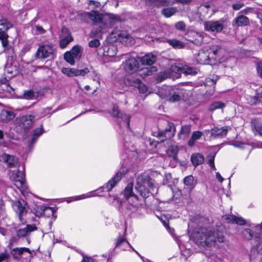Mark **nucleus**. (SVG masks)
Listing matches in <instances>:
<instances>
[{"label":"nucleus","instance_id":"obj_19","mask_svg":"<svg viewBox=\"0 0 262 262\" xmlns=\"http://www.w3.org/2000/svg\"><path fill=\"white\" fill-rule=\"evenodd\" d=\"M186 39L190 42H193L196 45H200L203 42V35L194 31H191L186 35Z\"/></svg>","mask_w":262,"mask_h":262},{"label":"nucleus","instance_id":"obj_41","mask_svg":"<svg viewBox=\"0 0 262 262\" xmlns=\"http://www.w3.org/2000/svg\"><path fill=\"white\" fill-rule=\"evenodd\" d=\"M40 212H39V215H46V214L50 216L54 214L53 208L50 207H45L41 206L40 207Z\"/></svg>","mask_w":262,"mask_h":262},{"label":"nucleus","instance_id":"obj_38","mask_svg":"<svg viewBox=\"0 0 262 262\" xmlns=\"http://www.w3.org/2000/svg\"><path fill=\"white\" fill-rule=\"evenodd\" d=\"M30 253V250L28 248H15L12 250V254L15 258L22 255L24 252Z\"/></svg>","mask_w":262,"mask_h":262},{"label":"nucleus","instance_id":"obj_9","mask_svg":"<svg viewBox=\"0 0 262 262\" xmlns=\"http://www.w3.org/2000/svg\"><path fill=\"white\" fill-rule=\"evenodd\" d=\"M225 21L223 19L218 20H210L204 23L206 31L211 32H221L225 28Z\"/></svg>","mask_w":262,"mask_h":262},{"label":"nucleus","instance_id":"obj_6","mask_svg":"<svg viewBox=\"0 0 262 262\" xmlns=\"http://www.w3.org/2000/svg\"><path fill=\"white\" fill-rule=\"evenodd\" d=\"M166 127L164 130H159L154 133V136L161 139L163 142L166 139H169L173 137L176 132V128L174 124L169 122H166Z\"/></svg>","mask_w":262,"mask_h":262},{"label":"nucleus","instance_id":"obj_51","mask_svg":"<svg viewBox=\"0 0 262 262\" xmlns=\"http://www.w3.org/2000/svg\"><path fill=\"white\" fill-rule=\"evenodd\" d=\"M89 46L91 48H97L100 46V41L97 39H93L89 42Z\"/></svg>","mask_w":262,"mask_h":262},{"label":"nucleus","instance_id":"obj_2","mask_svg":"<svg viewBox=\"0 0 262 262\" xmlns=\"http://www.w3.org/2000/svg\"><path fill=\"white\" fill-rule=\"evenodd\" d=\"M84 16L91 19L98 27L97 32L104 33L107 29L121 21L120 16L114 14L102 15L97 11H93L84 13Z\"/></svg>","mask_w":262,"mask_h":262},{"label":"nucleus","instance_id":"obj_63","mask_svg":"<svg viewBox=\"0 0 262 262\" xmlns=\"http://www.w3.org/2000/svg\"><path fill=\"white\" fill-rule=\"evenodd\" d=\"M257 72L260 77L262 78V63L259 64L257 66Z\"/></svg>","mask_w":262,"mask_h":262},{"label":"nucleus","instance_id":"obj_16","mask_svg":"<svg viewBox=\"0 0 262 262\" xmlns=\"http://www.w3.org/2000/svg\"><path fill=\"white\" fill-rule=\"evenodd\" d=\"M0 161L5 163L9 167H16L18 164L17 157L4 153L0 156Z\"/></svg>","mask_w":262,"mask_h":262},{"label":"nucleus","instance_id":"obj_26","mask_svg":"<svg viewBox=\"0 0 262 262\" xmlns=\"http://www.w3.org/2000/svg\"><path fill=\"white\" fill-rule=\"evenodd\" d=\"M145 3L148 6H155L158 7H166L171 5L169 0H146Z\"/></svg>","mask_w":262,"mask_h":262},{"label":"nucleus","instance_id":"obj_27","mask_svg":"<svg viewBox=\"0 0 262 262\" xmlns=\"http://www.w3.org/2000/svg\"><path fill=\"white\" fill-rule=\"evenodd\" d=\"M44 132L42 125H41L40 127L36 128L33 130L32 137L29 142V146H31L33 145L37 140L38 137L41 136Z\"/></svg>","mask_w":262,"mask_h":262},{"label":"nucleus","instance_id":"obj_34","mask_svg":"<svg viewBox=\"0 0 262 262\" xmlns=\"http://www.w3.org/2000/svg\"><path fill=\"white\" fill-rule=\"evenodd\" d=\"M203 136V133L200 131L194 132L191 136V138L188 142V144L189 146L192 147L194 145L195 142L196 140H199Z\"/></svg>","mask_w":262,"mask_h":262},{"label":"nucleus","instance_id":"obj_28","mask_svg":"<svg viewBox=\"0 0 262 262\" xmlns=\"http://www.w3.org/2000/svg\"><path fill=\"white\" fill-rule=\"evenodd\" d=\"M190 160L193 165L196 167L204 162V157L200 153H194L191 155Z\"/></svg>","mask_w":262,"mask_h":262},{"label":"nucleus","instance_id":"obj_32","mask_svg":"<svg viewBox=\"0 0 262 262\" xmlns=\"http://www.w3.org/2000/svg\"><path fill=\"white\" fill-rule=\"evenodd\" d=\"M1 119L4 122H8L12 120L15 117L13 112L8 111H3L1 113Z\"/></svg>","mask_w":262,"mask_h":262},{"label":"nucleus","instance_id":"obj_49","mask_svg":"<svg viewBox=\"0 0 262 262\" xmlns=\"http://www.w3.org/2000/svg\"><path fill=\"white\" fill-rule=\"evenodd\" d=\"M124 243H126L129 246L130 244L125 241V238L123 236H120L118 238L116 243V247H119L121 245Z\"/></svg>","mask_w":262,"mask_h":262},{"label":"nucleus","instance_id":"obj_12","mask_svg":"<svg viewBox=\"0 0 262 262\" xmlns=\"http://www.w3.org/2000/svg\"><path fill=\"white\" fill-rule=\"evenodd\" d=\"M73 40V38L70 30L66 27L61 28L60 35L59 47L61 49H64Z\"/></svg>","mask_w":262,"mask_h":262},{"label":"nucleus","instance_id":"obj_58","mask_svg":"<svg viewBox=\"0 0 262 262\" xmlns=\"http://www.w3.org/2000/svg\"><path fill=\"white\" fill-rule=\"evenodd\" d=\"M82 256L83 259L81 262H94L93 259L91 257L84 256L83 254H82Z\"/></svg>","mask_w":262,"mask_h":262},{"label":"nucleus","instance_id":"obj_40","mask_svg":"<svg viewBox=\"0 0 262 262\" xmlns=\"http://www.w3.org/2000/svg\"><path fill=\"white\" fill-rule=\"evenodd\" d=\"M13 27L12 24L7 19L0 20V31H6Z\"/></svg>","mask_w":262,"mask_h":262},{"label":"nucleus","instance_id":"obj_3","mask_svg":"<svg viewBox=\"0 0 262 262\" xmlns=\"http://www.w3.org/2000/svg\"><path fill=\"white\" fill-rule=\"evenodd\" d=\"M211 58V64L221 63L225 60L226 53L224 48L220 45H212L207 48Z\"/></svg>","mask_w":262,"mask_h":262},{"label":"nucleus","instance_id":"obj_56","mask_svg":"<svg viewBox=\"0 0 262 262\" xmlns=\"http://www.w3.org/2000/svg\"><path fill=\"white\" fill-rule=\"evenodd\" d=\"M191 2V0H175L174 1L171 2V5H173L175 3H181L182 4H187Z\"/></svg>","mask_w":262,"mask_h":262},{"label":"nucleus","instance_id":"obj_11","mask_svg":"<svg viewBox=\"0 0 262 262\" xmlns=\"http://www.w3.org/2000/svg\"><path fill=\"white\" fill-rule=\"evenodd\" d=\"M8 35L5 31H0V40L4 48L3 52L8 54V60H12L14 54V49L11 46H9L8 40Z\"/></svg>","mask_w":262,"mask_h":262},{"label":"nucleus","instance_id":"obj_5","mask_svg":"<svg viewBox=\"0 0 262 262\" xmlns=\"http://www.w3.org/2000/svg\"><path fill=\"white\" fill-rule=\"evenodd\" d=\"M25 177L24 172L19 170L16 171H13L10 176V178L14 183V185L22 193L26 192L28 189Z\"/></svg>","mask_w":262,"mask_h":262},{"label":"nucleus","instance_id":"obj_64","mask_svg":"<svg viewBox=\"0 0 262 262\" xmlns=\"http://www.w3.org/2000/svg\"><path fill=\"white\" fill-rule=\"evenodd\" d=\"M0 233L3 235H5L7 233V230L4 228L0 227Z\"/></svg>","mask_w":262,"mask_h":262},{"label":"nucleus","instance_id":"obj_22","mask_svg":"<svg viewBox=\"0 0 262 262\" xmlns=\"http://www.w3.org/2000/svg\"><path fill=\"white\" fill-rule=\"evenodd\" d=\"M123 172L118 171L113 178H112L103 188L106 189L107 191L111 190L116 185V184L121 180Z\"/></svg>","mask_w":262,"mask_h":262},{"label":"nucleus","instance_id":"obj_31","mask_svg":"<svg viewBox=\"0 0 262 262\" xmlns=\"http://www.w3.org/2000/svg\"><path fill=\"white\" fill-rule=\"evenodd\" d=\"M156 60V56L151 54H148L142 57L141 61L143 64L151 65Z\"/></svg>","mask_w":262,"mask_h":262},{"label":"nucleus","instance_id":"obj_36","mask_svg":"<svg viewBox=\"0 0 262 262\" xmlns=\"http://www.w3.org/2000/svg\"><path fill=\"white\" fill-rule=\"evenodd\" d=\"M190 131L191 128L190 126L185 125L182 126L181 130L178 134L179 138L184 140L187 137Z\"/></svg>","mask_w":262,"mask_h":262},{"label":"nucleus","instance_id":"obj_44","mask_svg":"<svg viewBox=\"0 0 262 262\" xmlns=\"http://www.w3.org/2000/svg\"><path fill=\"white\" fill-rule=\"evenodd\" d=\"M64 59L71 65H74L75 64V60H76V58L74 57L71 53L69 52L68 51L64 53Z\"/></svg>","mask_w":262,"mask_h":262},{"label":"nucleus","instance_id":"obj_8","mask_svg":"<svg viewBox=\"0 0 262 262\" xmlns=\"http://www.w3.org/2000/svg\"><path fill=\"white\" fill-rule=\"evenodd\" d=\"M146 185L149 187L151 186L147 178L143 179L142 177H139L137 178L135 189L144 198H147L149 196V192L145 188Z\"/></svg>","mask_w":262,"mask_h":262},{"label":"nucleus","instance_id":"obj_45","mask_svg":"<svg viewBox=\"0 0 262 262\" xmlns=\"http://www.w3.org/2000/svg\"><path fill=\"white\" fill-rule=\"evenodd\" d=\"M62 72L69 77L76 76V69L63 68Z\"/></svg>","mask_w":262,"mask_h":262},{"label":"nucleus","instance_id":"obj_17","mask_svg":"<svg viewBox=\"0 0 262 262\" xmlns=\"http://www.w3.org/2000/svg\"><path fill=\"white\" fill-rule=\"evenodd\" d=\"M35 116L33 115L23 116L19 120V125L24 129L31 128L35 122Z\"/></svg>","mask_w":262,"mask_h":262},{"label":"nucleus","instance_id":"obj_33","mask_svg":"<svg viewBox=\"0 0 262 262\" xmlns=\"http://www.w3.org/2000/svg\"><path fill=\"white\" fill-rule=\"evenodd\" d=\"M185 185L189 187L190 190H192L195 187L196 181L194 180L193 177L191 175L186 177L183 180Z\"/></svg>","mask_w":262,"mask_h":262},{"label":"nucleus","instance_id":"obj_47","mask_svg":"<svg viewBox=\"0 0 262 262\" xmlns=\"http://www.w3.org/2000/svg\"><path fill=\"white\" fill-rule=\"evenodd\" d=\"M90 72V70L88 68H85L82 70L76 69V76H84Z\"/></svg>","mask_w":262,"mask_h":262},{"label":"nucleus","instance_id":"obj_1","mask_svg":"<svg viewBox=\"0 0 262 262\" xmlns=\"http://www.w3.org/2000/svg\"><path fill=\"white\" fill-rule=\"evenodd\" d=\"M196 244L201 246H218L224 242L225 237L221 232H214L209 229L200 228L192 236Z\"/></svg>","mask_w":262,"mask_h":262},{"label":"nucleus","instance_id":"obj_61","mask_svg":"<svg viewBox=\"0 0 262 262\" xmlns=\"http://www.w3.org/2000/svg\"><path fill=\"white\" fill-rule=\"evenodd\" d=\"M35 28L36 31L39 33H44L45 32V30L42 28V27L40 26H36L35 27Z\"/></svg>","mask_w":262,"mask_h":262},{"label":"nucleus","instance_id":"obj_48","mask_svg":"<svg viewBox=\"0 0 262 262\" xmlns=\"http://www.w3.org/2000/svg\"><path fill=\"white\" fill-rule=\"evenodd\" d=\"M24 96L27 99H32L35 97L34 92L33 90L26 91L24 92Z\"/></svg>","mask_w":262,"mask_h":262},{"label":"nucleus","instance_id":"obj_50","mask_svg":"<svg viewBox=\"0 0 262 262\" xmlns=\"http://www.w3.org/2000/svg\"><path fill=\"white\" fill-rule=\"evenodd\" d=\"M175 27L178 30L183 31L186 28V25L183 21H180L175 24Z\"/></svg>","mask_w":262,"mask_h":262},{"label":"nucleus","instance_id":"obj_60","mask_svg":"<svg viewBox=\"0 0 262 262\" xmlns=\"http://www.w3.org/2000/svg\"><path fill=\"white\" fill-rule=\"evenodd\" d=\"M256 249L258 253L262 254V242H259L256 245Z\"/></svg>","mask_w":262,"mask_h":262},{"label":"nucleus","instance_id":"obj_59","mask_svg":"<svg viewBox=\"0 0 262 262\" xmlns=\"http://www.w3.org/2000/svg\"><path fill=\"white\" fill-rule=\"evenodd\" d=\"M214 156L212 157L208 161V163L210 165V166L212 167L213 168H215V165H214Z\"/></svg>","mask_w":262,"mask_h":262},{"label":"nucleus","instance_id":"obj_4","mask_svg":"<svg viewBox=\"0 0 262 262\" xmlns=\"http://www.w3.org/2000/svg\"><path fill=\"white\" fill-rule=\"evenodd\" d=\"M133 184L129 183L124 191V196L129 203L126 207L128 213L136 211L138 207V197L133 192Z\"/></svg>","mask_w":262,"mask_h":262},{"label":"nucleus","instance_id":"obj_30","mask_svg":"<svg viewBox=\"0 0 262 262\" xmlns=\"http://www.w3.org/2000/svg\"><path fill=\"white\" fill-rule=\"evenodd\" d=\"M178 12V9L176 7H167L162 9L161 14L166 18L170 17L175 15Z\"/></svg>","mask_w":262,"mask_h":262},{"label":"nucleus","instance_id":"obj_25","mask_svg":"<svg viewBox=\"0 0 262 262\" xmlns=\"http://www.w3.org/2000/svg\"><path fill=\"white\" fill-rule=\"evenodd\" d=\"M183 95V90L180 89L173 90L169 92L167 100L170 102L179 101Z\"/></svg>","mask_w":262,"mask_h":262},{"label":"nucleus","instance_id":"obj_14","mask_svg":"<svg viewBox=\"0 0 262 262\" xmlns=\"http://www.w3.org/2000/svg\"><path fill=\"white\" fill-rule=\"evenodd\" d=\"M139 65V63L137 59L134 57H130L123 63L122 66L126 72L132 74L137 71Z\"/></svg>","mask_w":262,"mask_h":262},{"label":"nucleus","instance_id":"obj_42","mask_svg":"<svg viewBox=\"0 0 262 262\" xmlns=\"http://www.w3.org/2000/svg\"><path fill=\"white\" fill-rule=\"evenodd\" d=\"M168 42L170 46L176 49H181L185 47V44L183 42L176 39L168 40Z\"/></svg>","mask_w":262,"mask_h":262},{"label":"nucleus","instance_id":"obj_35","mask_svg":"<svg viewBox=\"0 0 262 262\" xmlns=\"http://www.w3.org/2000/svg\"><path fill=\"white\" fill-rule=\"evenodd\" d=\"M235 24L237 26H245L249 25V20L247 17L241 15L235 18Z\"/></svg>","mask_w":262,"mask_h":262},{"label":"nucleus","instance_id":"obj_29","mask_svg":"<svg viewBox=\"0 0 262 262\" xmlns=\"http://www.w3.org/2000/svg\"><path fill=\"white\" fill-rule=\"evenodd\" d=\"M227 130L226 127H215L211 130V135L213 137L224 136L227 134Z\"/></svg>","mask_w":262,"mask_h":262},{"label":"nucleus","instance_id":"obj_57","mask_svg":"<svg viewBox=\"0 0 262 262\" xmlns=\"http://www.w3.org/2000/svg\"><path fill=\"white\" fill-rule=\"evenodd\" d=\"M244 6L243 3H237L233 4L232 7L233 10H238L241 8H242Z\"/></svg>","mask_w":262,"mask_h":262},{"label":"nucleus","instance_id":"obj_23","mask_svg":"<svg viewBox=\"0 0 262 262\" xmlns=\"http://www.w3.org/2000/svg\"><path fill=\"white\" fill-rule=\"evenodd\" d=\"M26 206V202L23 200L18 201L14 205V208L16 212L18 214L20 220H21L22 216L27 212Z\"/></svg>","mask_w":262,"mask_h":262},{"label":"nucleus","instance_id":"obj_55","mask_svg":"<svg viewBox=\"0 0 262 262\" xmlns=\"http://www.w3.org/2000/svg\"><path fill=\"white\" fill-rule=\"evenodd\" d=\"M9 258V255L6 252H3L0 254V262L6 260L8 259Z\"/></svg>","mask_w":262,"mask_h":262},{"label":"nucleus","instance_id":"obj_7","mask_svg":"<svg viewBox=\"0 0 262 262\" xmlns=\"http://www.w3.org/2000/svg\"><path fill=\"white\" fill-rule=\"evenodd\" d=\"M124 83L126 86L137 88L141 93H145L147 90L146 85L141 81L139 78L134 76L125 77L124 79Z\"/></svg>","mask_w":262,"mask_h":262},{"label":"nucleus","instance_id":"obj_24","mask_svg":"<svg viewBox=\"0 0 262 262\" xmlns=\"http://www.w3.org/2000/svg\"><path fill=\"white\" fill-rule=\"evenodd\" d=\"M224 220L227 223H234L239 225H244L246 224V221L242 217H238L235 215H225L223 217Z\"/></svg>","mask_w":262,"mask_h":262},{"label":"nucleus","instance_id":"obj_52","mask_svg":"<svg viewBox=\"0 0 262 262\" xmlns=\"http://www.w3.org/2000/svg\"><path fill=\"white\" fill-rule=\"evenodd\" d=\"M216 82V79H212L210 78H207L206 79V84L207 85H211L213 86V88H214V85L215 84Z\"/></svg>","mask_w":262,"mask_h":262},{"label":"nucleus","instance_id":"obj_62","mask_svg":"<svg viewBox=\"0 0 262 262\" xmlns=\"http://www.w3.org/2000/svg\"><path fill=\"white\" fill-rule=\"evenodd\" d=\"M216 178L218 180V181L221 182V183H222L223 181H224V179L221 176L220 173H219V172H217L216 173Z\"/></svg>","mask_w":262,"mask_h":262},{"label":"nucleus","instance_id":"obj_39","mask_svg":"<svg viewBox=\"0 0 262 262\" xmlns=\"http://www.w3.org/2000/svg\"><path fill=\"white\" fill-rule=\"evenodd\" d=\"M82 50L81 47L79 45H76L72 48L71 51L68 52H71L76 59H79L82 55Z\"/></svg>","mask_w":262,"mask_h":262},{"label":"nucleus","instance_id":"obj_20","mask_svg":"<svg viewBox=\"0 0 262 262\" xmlns=\"http://www.w3.org/2000/svg\"><path fill=\"white\" fill-rule=\"evenodd\" d=\"M251 127L255 136L262 137V120L254 119L251 122Z\"/></svg>","mask_w":262,"mask_h":262},{"label":"nucleus","instance_id":"obj_15","mask_svg":"<svg viewBox=\"0 0 262 262\" xmlns=\"http://www.w3.org/2000/svg\"><path fill=\"white\" fill-rule=\"evenodd\" d=\"M113 115L115 117L117 118L120 125L124 124V125L128 128L129 126L130 116L125 114H123L119 111L118 107L117 106H114L113 108Z\"/></svg>","mask_w":262,"mask_h":262},{"label":"nucleus","instance_id":"obj_46","mask_svg":"<svg viewBox=\"0 0 262 262\" xmlns=\"http://www.w3.org/2000/svg\"><path fill=\"white\" fill-rule=\"evenodd\" d=\"M225 106V104L224 103L220 101H216L210 105L209 110L212 112L216 109L223 108Z\"/></svg>","mask_w":262,"mask_h":262},{"label":"nucleus","instance_id":"obj_21","mask_svg":"<svg viewBox=\"0 0 262 262\" xmlns=\"http://www.w3.org/2000/svg\"><path fill=\"white\" fill-rule=\"evenodd\" d=\"M16 231V235L18 238L26 237L29 232L35 231L37 229L36 227L34 225H28L25 228L17 229L14 227Z\"/></svg>","mask_w":262,"mask_h":262},{"label":"nucleus","instance_id":"obj_43","mask_svg":"<svg viewBox=\"0 0 262 262\" xmlns=\"http://www.w3.org/2000/svg\"><path fill=\"white\" fill-rule=\"evenodd\" d=\"M242 236L246 239L250 240L253 237V232L249 228H245L242 232Z\"/></svg>","mask_w":262,"mask_h":262},{"label":"nucleus","instance_id":"obj_54","mask_svg":"<svg viewBox=\"0 0 262 262\" xmlns=\"http://www.w3.org/2000/svg\"><path fill=\"white\" fill-rule=\"evenodd\" d=\"M232 145L236 147L244 148H245V146L246 145V144L239 141H235L232 143Z\"/></svg>","mask_w":262,"mask_h":262},{"label":"nucleus","instance_id":"obj_53","mask_svg":"<svg viewBox=\"0 0 262 262\" xmlns=\"http://www.w3.org/2000/svg\"><path fill=\"white\" fill-rule=\"evenodd\" d=\"M88 4L89 6H93V8H99L100 6V2L93 0L88 1Z\"/></svg>","mask_w":262,"mask_h":262},{"label":"nucleus","instance_id":"obj_13","mask_svg":"<svg viewBox=\"0 0 262 262\" xmlns=\"http://www.w3.org/2000/svg\"><path fill=\"white\" fill-rule=\"evenodd\" d=\"M172 72L180 74L183 73L185 75H195L197 71L195 69L192 67H189L187 65H183L179 64L177 65L172 66L171 67Z\"/></svg>","mask_w":262,"mask_h":262},{"label":"nucleus","instance_id":"obj_18","mask_svg":"<svg viewBox=\"0 0 262 262\" xmlns=\"http://www.w3.org/2000/svg\"><path fill=\"white\" fill-rule=\"evenodd\" d=\"M196 59L200 64H211V58L207 48L200 50Z\"/></svg>","mask_w":262,"mask_h":262},{"label":"nucleus","instance_id":"obj_10","mask_svg":"<svg viewBox=\"0 0 262 262\" xmlns=\"http://www.w3.org/2000/svg\"><path fill=\"white\" fill-rule=\"evenodd\" d=\"M55 52V49L52 46L42 45L38 48L36 53V56L39 59H44L53 56Z\"/></svg>","mask_w":262,"mask_h":262},{"label":"nucleus","instance_id":"obj_37","mask_svg":"<svg viewBox=\"0 0 262 262\" xmlns=\"http://www.w3.org/2000/svg\"><path fill=\"white\" fill-rule=\"evenodd\" d=\"M178 152V147L177 145H171L167 150V154L169 157L172 158L175 160H178L177 154Z\"/></svg>","mask_w":262,"mask_h":262}]
</instances>
